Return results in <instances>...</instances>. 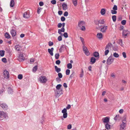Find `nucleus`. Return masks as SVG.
<instances>
[{
	"label": "nucleus",
	"instance_id": "1",
	"mask_svg": "<svg viewBox=\"0 0 130 130\" xmlns=\"http://www.w3.org/2000/svg\"><path fill=\"white\" fill-rule=\"evenodd\" d=\"M39 80L41 83H45L47 81V79L45 76H41L39 78Z\"/></svg>",
	"mask_w": 130,
	"mask_h": 130
},
{
	"label": "nucleus",
	"instance_id": "2",
	"mask_svg": "<svg viewBox=\"0 0 130 130\" xmlns=\"http://www.w3.org/2000/svg\"><path fill=\"white\" fill-rule=\"evenodd\" d=\"M114 60V59L113 58L112 55H111L107 59L106 63L108 65L111 64L112 63Z\"/></svg>",
	"mask_w": 130,
	"mask_h": 130
},
{
	"label": "nucleus",
	"instance_id": "3",
	"mask_svg": "<svg viewBox=\"0 0 130 130\" xmlns=\"http://www.w3.org/2000/svg\"><path fill=\"white\" fill-rule=\"evenodd\" d=\"M94 22L95 24L98 26H99V24H103L104 23V19L95 20L94 21Z\"/></svg>",
	"mask_w": 130,
	"mask_h": 130
},
{
	"label": "nucleus",
	"instance_id": "4",
	"mask_svg": "<svg viewBox=\"0 0 130 130\" xmlns=\"http://www.w3.org/2000/svg\"><path fill=\"white\" fill-rule=\"evenodd\" d=\"M126 125V123L122 122L120 125V130H125Z\"/></svg>",
	"mask_w": 130,
	"mask_h": 130
},
{
	"label": "nucleus",
	"instance_id": "5",
	"mask_svg": "<svg viewBox=\"0 0 130 130\" xmlns=\"http://www.w3.org/2000/svg\"><path fill=\"white\" fill-rule=\"evenodd\" d=\"M18 59L20 61H24L25 59V58L24 57L23 54H20L19 55Z\"/></svg>",
	"mask_w": 130,
	"mask_h": 130
},
{
	"label": "nucleus",
	"instance_id": "6",
	"mask_svg": "<svg viewBox=\"0 0 130 130\" xmlns=\"http://www.w3.org/2000/svg\"><path fill=\"white\" fill-rule=\"evenodd\" d=\"M4 77L6 78H8L9 77V74L7 70H4Z\"/></svg>",
	"mask_w": 130,
	"mask_h": 130
},
{
	"label": "nucleus",
	"instance_id": "7",
	"mask_svg": "<svg viewBox=\"0 0 130 130\" xmlns=\"http://www.w3.org/2000/svg\"><path fill=\"white\" fill-rule=\"evenodd\" d=\"M102 120L104 123H106V124L107 123H108L109 122V118L106 117L103 118L102 119Z\"/></svg>",
	"mask_w": 130,
	"mask_h": 130
},
{
	"label": "nucleus",
	"instance_id": "8",
	"mask_svg": "<svg viewBox=\"0 0 130 130\" xmlns=\"http://www.w3.org/2000/svg\"><path fill=\"white\" fill-rule=\"evenodd\" d=\"M62 90L59 89V90H56L55 91V93L57 94L56 95V96L59 97L60 94H61Z\"/></svg>",
	"mask_w": 130,
	"mask_h": 130
},
{
	"label": "nucleus",
	"instance_id": "9",
	"mask_svg": "<svg viewBox=\"0 0 130 130\" xmlns=\"http://www.w3.org/2000/svg\"><path fill=\"white\" fill-rule=\"evenodd\" d=\"M129 32V31L127 29L124 30L123 31L122 36H123L126 37Z\"/></svg>",
	"mask_w": 130,
	"mask_h": 130
},
{
	"label": "nucleus",
	"instance_id": "10",
	"mask_svg": "<svg viewBox=\"0 0 130 130\" xmlns=\"http://www.w3.org/2000/svg\"><path fill=\"white\" fill-rule=\"evenodd\" d=\"M23 17L25 19H27L30 17V16L29 13H28L27 12H26L24 13Z\"/></svg>",
	"mask_w": 130,
	"mask_h": 130
},
{
	"label": "nucleus",
	"instance_id": "11",
	"mask_svg": "<svg viewBox=\"0 0 130 130\" xmlns=\"http://www.w3.org/2000/svg\"><path fill=\"white\" fill-rule=\"evenodd\" d=\"M10 33L12 37H14L16 35V31L15 30L12 29L10 31Z\"/></svg>",
	"mask_w": 130,
	"mask_h": 130
},
{
	"label": "nucleus",
	"instance_id": "12",
	"mask_svg": "<svg viewBox=\"0 0 130 130\" xmlns=\"http://www.w3.org/2000/svg\"><path fill=\"white\" fill-rule=\"evenodd\" d=\"M54 50V48L53 47L51 48V49L49 48L48 49V52L52 56H53V52Z\"/></svg>",
	"mask_w": 130,
	"mask_h": 130
},
{
	"label": "nucleus",
	"instance_id": "13",
	"mask_svg": "<svg viewBox=\"0 0 130 130\" xmlns=\"http://www.w3.org/2000/svg\"><path fill=\"white\" fill-rule=\"evenodd\" d=\"M127 117V115L126 114L123 116L121 119L122 122H125L126 123V118Z\"/></svg>",
	"mask_w": 130,
	"mask_h": 130
},
{
	"label": "nucleus",
	"instance_id": "14",
	"mask_svg": "<svg viewBox=\"0 0 130 130\" xmlns=\"http://www.w3.org/2000/svg\"><path fill=\"white\" fill-rule=\"evenodd\" d=\"M85 25V22L82 21H81L79 22L78 23V26L79 27H81L82 26H84Z\"/></svg>",
	"mask_w": 130,
	"mask_h": 130
},
{
	"label": "nucleus",
	"instance_id": "15",
	"mask_svg": "<svg viewBox=\"0 0 130 130\" xmlns=\"http://www.w3.org/2000/svg\"><path fill=\"white\" fill-rule=\"evenodd\" d=\"M65 31V29L64 28L62 27L60 29H59L58 30V33L59 34L61 35V36L62 35V34L61 33V32H64Z\"/></svg>",
	"mask_w": 130,
	"mask_h": 130
},
{
	"label": "nucleus",
	"instance_id": "16",
	"mask_svg": "<svg viewBox=\"0 0 130 130\" xmlns=\"http://www.w3.org/2000/svg\"><path fill=\"white\" fill-rule=\"evenodd\" d=\"M112 46V44L111 43H108L106 45V47L105 48V50H108L109 48H111Z\"/></svg>",
	"mask_w": 130,
	"mask_h": 130
},
{
	"label": "nucleus",
	"instance_id": "17",
	"mask_svg": "<svg viewBox=\"0 0 130 130\" xmlns=\"http://www.w3.org/2000/svg\"><path fill=\"white\" fill-rule=\"evenodd\" d=\"M62 6L63 9V10H66L68 8L67 6L66 3H63L62 4Z\"/></svg>",
	"mask_w": 130,
	"mask_h": 130
},
{
	"label": "nucleus",
	"instance_id": "18",
	"mask_svg": "<svg viewBox=\"0 0 130 130\" xmlns=\"http://www.w3.org/2000/svg\"><path fill=\"white\" fill-rule=\"evenodd\" d=\"M2 115H1V116H2L3 117H4V118L5 119H7L8 118V116H7V115L6 113H5L4 112L2 111Z\"/></svg>",
	"mask_w": 130,
	"mask_h": 130
},
{
	"label": "nucleus",
	"instance_id": "19",
	"mask_svg": "<svg viewBox=\"0 0 130 130\" xmlns=\"http://www.w3.org/2000/svg\"><path fill=\"white\" fill-rule=\"evenodd\" d=\"M1 106L5 110H6L8 108V106L6 104H2L1 105Z\"/></svg>",
	"mask_w": 130,
	"mask_h": 130
},
{
	"label": "nucleus",
	"instance_id": "20",
	"mask_svg": "<svg viewBox=\"0 0 130 130\" xmlns=\"http://www.w3.org/2000/svg\"><path fill=\"white\" fill-rule=\"evenodd\" d=\"M107 26H103L101 29L100 31L103 32H104L106 31V30L107 29Z\"/></svg>",
	"mask_w": 130,
	"mask_h": 130
},
{
	"label": "nucleus",
	"instance_id": "21",
	"mask_svg": "<svg viewBox=\"0 0 130 130\" xmlns=\"http://www.w3.org/2000/svg\"><path fill=\"white\" fill-rule=\"evenodd\" d=\"M96 60L95 58L94 57H91L90 59V62H91V64H93L94 63Z\"/></svg>",
	"mask_w": 130,
	"mask_h": 130
},
{
	"label": "nucleus",
	"instance_id": "22",
	"mask_svg": "<svg viewBox=\"0 0 130 130\" xmlns=\"http://www.w3.org/2000/svg\"><path fill=\"white\" fill-rule=\"evenodd\" d=\"M8 92L9 94H12L13 93V89L10 87H9L8 88Z\"/></svg>",
	"mask_w": 130,
	"mask_h": 130
},
{
	"label": "nucleus",
	"instance_id": "23",
	"mask_svg": "<svg viewBox=\"0 0 130 130\" xmlns=\"http://www.w3.org/2000/svg\"><path fill=\"white\" fill-rule=\"evenodd\" d=\"M15 3L13 0H11L10 3V6L11 7H13Z\"/></svg>",
	"mask_w": 130,
	"mask_h": 130
},
{
	"label": "nucleus",
	"instance_id": "24",
	"mask_svg": "<svg viewBox=\"0 0 130 130\" xmlns=\"http://www.w3.org/2000/svg\"><path fill=\"white\" fill-rule=\"evenodd\" d=\"M55 71L57 73H59L61 71V69L59 68H58L56 66H55Z\"/></svg>",
	"mask_w": 130,
	"mask_h": 130
},
{
	"label": "nucleus",
	"instance_id": "25",
	"mask_svg": "<svg viewBox=\"0 0 130 130\" xmlns=\"http://www.w3.org/2000/svg\"><path fill=\"white\" fill-rule=\"evenodd\" d=\"M105 128L107 129H110V125L108 123L106 124L105 125Z\"/></svg>",
	"mask_w": 130,
	"mask_h": 130
},
{
	"label": "nucleus",
	"instance_id": "26",
	"mask_svg": "<svg viewBox=\"0 0 130 130\" xmlns=\"http://www.w3.org/2000/svg\"><path fill=\"white\" fill-rule=\"evenodd\" d=\"M14 48L16 50L18 51H20V49L21 48V46L19 45H17L15 46Z\"/></svg>",
	"mask_w": 130,
	"mask_h": 130
},
{
	"label": "nucleus",
	"instance_id": "27",
	"mask_svg": "<svg viewBox=\"0 0 130 130\" xmlns=\"http://www.w3.org/2000/svg\"><path fill=\"white\" fill-rule=\"evenodd\" d=\"M117 43L120 44L122 46H123V45L122 44V39H120L117 41Z\"/></svg>",
	"mask_w": 130,
	"mask_h": 130
},
{
	"label": "nucleus",
	"instance_id": "28",
	"mask_svg": "<svg viewBox=\"0 0 130 130\" xmlns=\"http://www.w3.org/2000/svg\"><path fill=\"white\" fill-rule=\"evenodd\" d=\"M97 37L99 39H101L102 37V35L101 33H98L97 35Z\"/></svg>",
	"mask_w": 130,
	"mask_h": 130
},
{
	"label": "nucleus",
	"instance_id": "29",
	"mask_svg": "<svg viewBox=\"0 0 130 130\" xmlns=\"http://www.w3.org/2000/svg\"><path fill=\"white\" fill-rule=\"evenodd\" d=\"M106 10L105 9H102L101 11V13L102 15H104L105 13Z\"/></svg>",
	"mask_w": 130,
	"mask_h": 130
},
{
	"label": "nucleus",
	"instance_id": "30",
	"mask_svg": "<svg viewBox=\"0 0 130 130\" xmlns=\"http://www.w3.org/2000/svg\"><path fill=\"white\" fill-rule=\"evenodd\" d=\"M93 56L95 57H99V54L98 52H95L93 53Z\"/></svg>",
	"mask_w": 130,
	"mask_h": 130
},
{
	"label": "nucleus",
	"instance_id": "31",
	"mask_svg": "<svg viewBox=\"0 0 130 130\" xmlns=\"http://www.w3.org/2000/svg\"><path fill=\"white\" fill-rule=\"evenodd\" d=\"M5 37L7 39H9L10 38V36L8 32H6L5 34Z\"/></svg>",
	"mask_w": 130,
	"mask_h": 130
},
{
	"label": "nucleus",
	"instance_id": "32",
	"mask_svg": "<svg viewBox=\"0 0 130 130\" xmlns=\"http://www.w3.org/2000/svg\"><path fill=\"white\" fill-rule=\"evenodd\" d=\"M5 51L4 50L0 51V55L1 57H3L4 55Z\"/></svg>",
	"mask_w": 130,
	"mask_h": 130
},
{
	"label": "nucleus",
	"instance_id": "33",
	"mask_svg": "<svg viewBox=\"0 0 130 130\" xmlns=\"http://www.w3.org/2000/svg\"><path fill=\"white\" fill-rule=\"evenodd\" d=\"M5 50L7 51V52L9 54H11V51L10 49V48H6L5 49Z\"/></svg>",
	"mask_w": 130,
	"mask_h": 130
},
{
	"label": "nucleus",
	"instance_id": "34",
	"mask_svg": "<svg viewBox=\"0 0 130 130\" xmlns=\"http://www.w3.org/2000/svg\"><path fill=\"white\" fill-rule=\"evenodd\" d=\"M67 68L68 69H71L72 68V65L71 63H69L67 65Z\"/></svg>",
	"mask_w": 130,
	"mask_h": 130
},
{
	"label": "nucleus",
	"instance_id": "35",
	"mask_svg": "<svg viewBox=\"0 0 130 130\" xmlns=\"http://www.w3.org/2000/svg\"><path fill=\"white\" fill-rule=\"evenodd\" d=\"M61 86L62 85L61 84H59L57 85L56 87V89L59 90V89H60V88Z\"/></svg>",
	"mask_w": 130,
	"mask_h": 130
},
{
	"label": "nucleus",
	"instance_id": "36",
	"mask_svg": "<svg viewBox=\"0 0 130 130\" xmlns=\"http://www.w3.org/2000/svg\"><path fill=\"white\" fill-rule=\"evenodd\" d=\"M112 19L113 21L114 22H115L116 21V16L115 15H113L112 17Z\"/></svg>",
	"mask_w": 130,
	"mask_h": 130
},
{
	"label": "nucleus",
	"instance_id": "37",
	"mask_svg": "<svg viewBox=\"0 0 130 130\" xmlns=\"http://www.w3.org/2000/svg\"><path fill=\"white\" fill-rule=\"evenodd\" d=\"M84 52L87 56H88L90 55V53L88 49L86 51H84Z\"/></svg>",
	"mask_w": 130,
	"mask_h": 130
},
{
	"label": "nucleus",
	"instance_id": "38",
	"mask_svg": "<svg viewBox=\"0 0 130 130\" xmlns=\"http://www.w3.org/2000/svg\"><path fill=\"white\" fill-rule=\"evenodd\" d=\"M42 9V8L40 7H39L38 8V9L37 10V13L39 14L41 12V10Z\"/></svg>",
	"mask_w": 130,
	"mask_h": 130
},
{
	"label": "nucleus",
	"instance_id": "39",
	"mask_svg": "<svg viewBox=\"0 0 130 130\" xmlns=\"http://www.w3.org/2000/svg\"><path fill=\"white\" fill-rule=\"evenodd\" d=\"M84 75V71L83 69H82L81 70V72L80 75V77H82Z\"/></svg>",
	"mask_w": 130,
	"mask_h": 130
},
{
	"label": "nucleus",
	"instance_id": "40",
	"mask_svg": "<svg viewBox=\"0 0 130 130\" xmlns=\"http://www.w3.org/2000/svg\"><path fill=\"white\" fill-rule=\"evenodd\" d=\"M59 54L58 53H56L55 55V57L56 59H58L59 58Z\"/></svg>",
	"mask_w": 130,
	"mask_h": 130
},
{
	"label": "nucleus",
	"instance_id": "41",
	"mask_svg": "<svg viewBox=\"0 0 130 130\" xmlns=\"http://www.w3.org/2000/svg\"><path fill=\"white\" fill-rule=\"evenodd\" d=\"M113 56L115 57L116 58H118L119 57V54L116 53H113Z\"/></svg>",
	"mask_w": 130,
	"mask_h": 130
},
{
	"label": "nucleus",
	"instance_id": "42",
	"mask_svg": "<svg viewBox=\"0 0 130 130\" xmlns=\"http://www.w3.org/2000/svg\"><path fill=\"white\" fill-rule=\"evenodd\" d=\"M63 117L64 118H67L68 116V114L67 113H63Z\"/></svg>",
	"mask_w": 130,
	"mask_h": 130
},
{
	"label": "nucleus",
	"instance_id": "43",
	"mask_svg": "<svg viewBox=\"0 0 130 130\" xmlns=\"http://www.w3.org/2000/svg\"><path fill=\"white\" fill-rule=\"evenodd\" d=\"M37 69V66H35L33 68L32 70L34 72H36Z\"/></svg>",
	"mask_w": 130,
	"mask_h": 130
},
{
	"label": "nucleus",
	"instance_id": "44",
	"mask_svg": "<svg viewBox=\"0 0 130 130\" xmlns=\"http://www.w3.org/2000/svg\"><path fill=\"white\" fill-rule=\"evenodd\" d=\"M5 89V88L4 87H3L2 89L0 90V94H2L4 91Z\"/></svg>",
	"mask_w": 130,
	"mask_h": 130
},
{
	"label": "nucleus",
	"instance_id": "45",
	"mask_svg": "<svg viewBox=\"0 0 130 130\" xmlns=\"http://www.w3.org/2000/svg\"><path fill=\"white\" fill-rule=\"evenodd\" d=\"M126 23V21L125 20H123L121 22V24L123 25L125 24Z\"/></svg>",
	"mask_w": 130,
	"mask_h": 130
},
{
	"label": "nucleus",
	"instance_id": "46",
	"mask_svg": "<svg viewBox=\"0 0 130 130\" xmlns=\"http://www.w3.org/2000/svg\"><path fill=\"white\" fill-rule=\"evenodd\" d=\"M70 72V70L69 69H67L66 71V74L67 75H69Z\"/></svg>",
	"mask_w": 130,
	"mask_h": 130
},
{
	"label": "nucleus",
	"instance_id": "47",
	"mask_svg": "<svg viewBox=\"0 0 130 130\" xmlns=\"http://www.w3.org/2000/svg\"><path fill=\"white\" fill-rule=\"evenodd\" d=\"M111 12L112 14H115L117 13V11L116 10H111Z\"/></svg>",
	"mask_w": 130,
	"mask_h": 130
},
{
	"label": "nucleus",
	"instance_id": "48",
	"mask_svg": "<svg viewBox=\"0 0 130 130\" xmlns=\"http://www.w3.org/2000/svg\"><path fill=\"white\" fill-rule=\"evenodd\" d=\"M61 112L62 113H66L67 112V109L66 108H64L61 111Z\"/></svg>",
	"mask_w": 130,
	"mask_h": 130
},
{
	"label": "nucleus",
	"instance_id": "49",
	"mask_svg": "<svg viewBox=\"0 0 130 130\" xmlns=\"http://www.w3.org/2000/svg\"><path fill=\"white\" fill-rule=\"evenodd\" d=\"M23 76L22 74H20L18 75V78L20 79H21L22 78Z\"/></svg>",
	"mask_w": 130,
	"mask_h": 130
},
{
	"label": "nucleus",
	"instance_id": "50",
	"mask_svg": "<svg viewBox=\"0 0 130 130\" xmlns=\"http://www.w3.org/2000/svg\"><path fill=\"white\" fill-rule=\"evenodd\" d=\"M60 78L58 77H57L56 79V81L58 83L60 82L61 81V79Z\"/></svg>",
	"mask_w": 130,
	"mask_h": 130
},
{
	"label": "nucleus",
	"instance_id": "51",
	"mask_svg": "<svg viewBox=\"0 0 130 130\" xmlns=\"http://www.w3.org/2000/svg\"><path fill=\"white\" fill-rule=\"evenodd\" d=\"M2 61L4 63H6L7 62L6 59L5 58H3L2 59Z\"/></svg>",
	"mask_w": 130,
	"mask_h": 130
},
{
	"label": "nucleus",
	"instance_id": "52",
	"mask_svg": "<svg viewBox=\"0 0 130 130\" xmlns=\"http://www.w3.org/2000/svg\"><path fill=\"white\" fill-rule=\"evenodd\" d=\"M56 0H52L51 2V3L53 4H56Z\"/></svg>",
	"mask_w": 130,
	"mask_h": 130
},
{
	"label": "nucleus",
	"instance_id": "53",
	"mask_svg": "<svg viewBox=\"0 0 130 130\" xmlns=\"http://www.w3.org/2000/svg\"><path fill=\"white\" fill-rule=\"evenodd\" d=\"M112 9L114 10H117V5H114Z\"/></svg>",
	"mask_w": 130,
	"mask_h": 130
},
{
	"label": "nucleus",
	"instance_id": "54",
	"mask_svg": "<svg viewBox=\"0 0 130 130\" xmlns=\"http://www.w3.org/2000/svg\"><path fill=\"white\" fill-rule=\"evenodd\" d=\"M105 52L104 53H105V55H107L108 54L109 51L108 50V49H106L105 50Z\"/></svg>",
	"mask_w": 130,
	"mask_h": 130
},
{
	"label": "nucleus",
	"instance_id": "55",
	"mask_svg": "<svg viewBox=\"0 0 130 130\" xmlns=\"http://www.w3.org/2000/svg\"><path fill=\"white\" fill-rule=\"evenodd\" d=\"M72 2L73 5L75 6H77V1H72Z\"/></svg>",
	"mask_w": 130,
	"mask_h": 130
},
{
	"label": "nucleus",
	"instance_id": "56",
	"mask_svg": "<svg viewBox=\"0 0 130 130\" xmlns=\"http://www.w3.org/2000/svg\"><path fill=\"white\" fill-rule=\"evenodd\" d=\"M58 77L61 78L62 77V75L61 73H59L58 74Z\"/></svg>",
	"mask_w": 130,
	"mask_h": 130
},
{
	"label": "nucleus",
	"instance_id": "57",
	"mask_svg": "<svg viewBox=\"0 0 130 130\" xmlns=\"http://www.w3.org/2000/svg\"><path fill=\"white\" fill-rule=\"evenodd\" d=\"M63 36L65 38H67L68 37V34L67 32H64L63 34Z\"/></svg>",
	"mask_w": 130,
	"mask_h": 130
},
{
	"label": "nucleus",
	"instance_id": "58",
	"mask_svg": "<svg viewBox=\"0 0 130 130\" xmlns=\"http://www.w3.org/2000/svg\"><path fill=\"white\" fill-rule=\"evenodd\" d=\"M75 74V72H73L72 74L69 77L70 78H72V77H73L74 76V75Z\"/></svg>",
	"mask_w": 130,
	"mask_h": 130
},
{
	"label": "nucleus",
	"instance_id": "59",
	"mask_svg": "<svg viewBox=\"0 0 130 130\" xmlns=\"http://www.w3.org/2000/svg\"><path fill=\"white\" fill-rule=\"evenodd\" d=\"M48 45L50 46H52L53 44V42L50 41L48 42Z\"/></svg>",
	"mask_w": 130,
	"mask_h": 130
},
{
	"label": "nucleus",
	"instance_id": "60",
	"mask_svg": "<svg viewBox=\"0 0 130 130\" xmlns=\"http://www.w3.org/2000/svg\"><path fill=\"white\" fill-rule=\"evenodd\" d=\"M64 15L65 17H67L68 15V12L67 11H65L64 13Z\"/></svg>",
	"mask_w": 130,
	"mask_h": 130
},
{
	"label": "nucleus",
	"instance_id": "61",
	"mask_svg": "<svg viewBox=\"0 0 130 130\" xmlns=\"http://www.w3.org/2000/svg\"><path fill=\"white\" fill-rule=\"evenodd\" d=\"M80 39L81 41L82 42L83 44V45H84V39L82 37H80Z\"/></svg>",
	"mask_w": 130,
	"mask_h": 130
},
{
	"label": "nucleus",
	"instance_id": "62",
	"mask_svg": "<svg viewBox=\"0 0 130 130\" xmlns=\"http://www.w3.org/2000/svg\"><path fill=\"white\" fill-rule=\"evenodd\" d=\"M66 19L64 17H62L61 18V21L62 22L64 21Z\"/></svg>",
	"mask_w": 130,
	"mask_h": 130
},
{
	"label": "nucleus",
	"instance_id": "63",
	"mask_svg": "<svg viewBox=\"0 0 130 130\" xmlns=\"http://www.w3.org/2000/svg\"><path fill=\"white\" fill-rule=\"evenodd\" d=\"M60 63V61L59 60H58L56 61V64L59 65Z\"/></svg>",
	"mask_w": 130,
	"mask_h": 130
},
{
	"label": "nucleus",
	"instance_id": "64",
	"mask_svg": "<svg viewBox=\"0 0 130 130\" xmlns=\"http://www.w3.org/2000/svg\"><path fill=\"white\" fill-rule=\"evenodd\" d=\"M83 50L84 52L85 51H86V50H87L88 49L87 47H86V46H83Z\"/></svg>",
	"mask_w": 130,
	"mask_h": 130
}]
</instances>
